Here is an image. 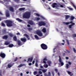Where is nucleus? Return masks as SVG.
Here are the masks:
<instances>
[{
  "mask_svg": "<svg viewBox=\"0 0 76 76\" xmlns=\"http://www.w3.org/2000/svg\"><path fill=\"white\" fill-rule=\"evenodd\" d=\"M39 26H45L46 25V23L45 22H43V21H41L39 22L38 23Z\"/></svg>",
  "mask_w": 76,
  "mask_h": 76,
  "instance_id": "obj_4",
  "label": "nucleus"
},
{
  "mask_svg": "<svg viewBox=\"0 0 76 76\" xmlns=\"http://www.w3.org/2000/svg\"><path fill=\"white\" fill-rule=\"evenodd\" d=\"M60 7H63L64 6L63 5H60Z\"/></svg>",
  "mask_w": 76,
  "mask_h": 76,
  "instance_id": "obj_64",
  "label": "nucleus"
},
{
  "mask_svg": "<svg viewBox=\"0 0 76 76\" xmlns=\"http://www.w3.org/2000/svg\"><path fill=\"white\" fill-rule=\"evenodd\" d=\"M34 37L36 39H39L38 36L37 35H35Z\"/></svg>",
  "mask_w": 76,
  "mask_h": 76,
  "instance_id": "obj_31",
  "label": "nucleus"
},
{
  "mask_svg": "<svg viewBox=\"0 0 76 76\" xmlns=\"http://www.w3.org/2000/svg\"><path fill=\"white\" fill-rule=\"evenodd\" d=\"M9 35L10 37H13V34L11 33H10L9 34Z\"/></svg>",
  "mask_w": 76,
  "mask_h": 76,
  "instance_id": "obj_40",
  "label": "nucleus"
},
{
  "mask_svg": "<svg viewBox=\"0 0 76 76\" xmlns=\"http://www.w3.org/2000/svg\"><path fill=\"white\" fill-rule=\"evenodd\" d=\"M1 25L2 26H4V27H5V26H6V25H5V24L3 23H1Z\"/></svg>",
  "mask_w": 76,
  "mask_h": 76,
  "instance_id": "obj_37",
  "label": "nucleus"
},
{
  "mask_svg": "<svg viewBox=\"0 0 76 76\" xmlns=\"http://www.w3.org/2000/svg\"><path fill=\"white\" fill-rule=\"evenodd\" d=\"M73 50L75 53H76V50L75 48H73Z\"/></svg>",
  "mask_w": 76,
  "mask_h": 76,
  "instance_id": "obj_41",
  "label": "nucleus"
},
{
  "mask_svg": "<svg viewBox=\"0 0 76 76\" xmlns=\"http://www.w3.org/2000/svg\"><path fill=\"white\" fill-rule=\"evenodd\" d=\"M13 39L15 41H17V37H16L15 36L13 38Z\"/></svg>",
  "mask_w": 76,
  "mask_h": 76,
  "instance_id": "obj_26",
  "label": "nucleus"
},
{
  "mask_svg": "<svg viewBox=\"0 0 76 76\" xmlns=\"http://www.w3.org/2000/svg\"><path fill=\"white\" fill-rule=\"evenodd\" d=\"M48 75H49V76H51V73H50V72H48Z\"/></svg>",
  "mask_w": 76,
  "mask_h": 76,
  "instance_id": "obj_52",
  "label": "nucleus"
},
{
  "mask_svg": "<svg viewBox=\"0 0 76 76\" xmlns=\"http://www.w3.org/2000/svg\"><path fill=\"white\" fill-rule=\"evenodd\" d=\"M44 75L45 76H48V74H47L46 73H45Z\"/></svg>",
  "mask_w": 76,
  "mask_h": 76,
  "instance_id": "obj_51",
  "label": "nucleus"
},
{
  "mask_svg": "<svg viewBox=\"0 0 76 76\" xmlns=\"http://www.w3.org/2000/svg\"><path fill=\"white\" fill-rule=\"evenodd\" d=\"M73 23V21H70V22H64V24H65V25H69V23Z\"/></svg>",
  "mask_w": 76,
  "mask_h": 76,
  "instance_id": "obj_16",
  "label": "nucleus"
},
{
  "mask_svg": "<svg viewBox=\"0 0 76 76\" xmlns=\"http://www.w3.org/2000/svg\"><path fill=\"white\" fill-rule=\"evenodd\" d=\"M25 66V64H21L19 66H18V67L19 68H20V67H22V66Z\"/></svg>",
  "mask_w": 76,
  "mask_h": 76,
  "instance_id": "obj_22",
  "label": "nucleus"
},
{
  "mask_svg": "<svg viewBox=\"0 0 76 76\" xmlns=\"http://www.w3.org/2000/svg\"><path fill=\"white\" fill-rule=\"evenodd\" d=\"M66 41L68 45H69V44H70V43H69V40H66Z\"/></svg>",
  "mask_w": 76,
  "mask_h": 76,
  "instance_id": "obj_43",
  "label": "nucleus"
},
{
  "mask_svg": "<svg viewBox=\"0 0 76 76\" xmlns=\"http://www.w3.org/2000/svg\"><path fill=\"white\" fill-rule=\"evenodd\" d=\"M24 36H25L26 37V38H28V40L30 39L29 38V36H28V34H24Z\"/></svg>",
  "mask_w": 76,
  "mask_h": 76,
  "instance_id": "obj_18",
  "label": "nucleus"
},
{
  "mask_svg": "<svg viewBox=\"0 0 76 76\" xmlns=\"http://www.w3.org/2000/svg\"><path fill=\"white\" fill-rule=\"evenodd\" d=\"M55 71L56 72V73H57L58 72V69H55Z\"/></svg>",
  "mask_w": 76,
  "mask_h": 76,
  "instance_id": "obj_44",
  "label": "nucleus"
},
{
  "mask_svg": "<svg viewBox=\"0 0 76 76\" xmlns=\"http://www.w3.org/2000/svg\"><path fill=\"white\" fill-rule=\"evenodd\" d=\"M0 3H3V2L1 1H0Z\"/></svg>",
  "mask_w": 76,
  "mask_h": 76,
  "instance_id": "obj_61",
  "label": "nucleus"
},
{
  "mask_svg": "<svg viewBox=\"0 0 76 76\" xmlns=\"http://www.w3.org/2000/svg\"><path fill=\"white\" fill-rule=\"evenodd\" d=\"M28 24L31 25H34V22L32 20H29L28 22Z\"/></svg>",
  "mask_w": 76,
  "mask_h": 76,
  "instance_id": "obj_10",
  "label": "nucleus"
},
{
  "mask_svg": "<svg viewBox=\"0 0 76 76\" xmlns=\"http://www.w3.org/2000/svg\"><path fill=\"white\" fill-rule=\"evenodd\" d=\"M31 16V13L29 12H25L23 15V18L29 19Z\"/></svg>",
  "mask_w": 76,
  "mask_h": 76,
  "instance_id": "obj_1",
  "label": "nucleus"
},
{
  "mask_svg": "<svg viewBox=\"0 0 76 76\" xmlns=\"http://www.w3.org/2000/svg\"><path fill=\"white\" fill-rule=\"evenodd\" d=\"M29 66H31L32 65V63H29L28 64Z\"/></svg>",
  "mask_w": 76,
  "mask_h": 76,
  "instance_id": "obj_57",
  "label": "nucleus"
},
{
  "mask_svg": "<svg viewBox=\"0 0 76 76\" xmlns=\"http://www.w3.org/2000/svg\"><path fill=\"white\" fill-rule=\"evenodd\" d=\"M2 32L4 34L6 33V30L5 29H3L2 30Z\"/></svg>",
  "mask_w": 76,
  "mask_h": 76,
  "instance_id": "obj_33",
  "label": "nucleus"
},
{
  "mask_svg": "<svg viewBox=\"0 0 76 76\" xmlns=\"http://www.w3.org/2000/svg\"><path fill=\"white\" fill-rule=\"evenodd\" d=\"M9 44H10V42H6L5 43V45H9Z\"/></svg>",
  "mask_w": 76,
  "mask_h": 76,
  "instance_id": "obj_32",
  "label": "nucleus"
},
{
  "mask_svg": "<svg viewBox=\"0 0 76 76\" xmlns=\"http://www.w3.org/2000/svg\"><path fill=\"white\" fill-rule=\"evenodd\" d=\"M41 47L43 50H47V46L45 44L42 43L41 45Z\"/></svg>",
  "mask_w": 76,
  "mask_h": 76,
  "instance_id": "obj_3",
  "label": "nucleus"
},
{
  "mask_svg": "<svg viewBox=\"0 0 76 76\" xmlns=\"http://www.w3.org/2000/svg\"><path fill=\"white\" fill-rule=\"evenodd\" d=\"M37 34L39 37H41L42 36V33H41V31H38L36 32Z\"/></svg>",
  "mask_w": 76,
  "mask_h": 76,
  "instance_id": "obj_6",
  "label": "nucleus"
},
{
  "mask_svg": "<svg viewBox=\"0 0 76 76\" xmlns=\"http://www.w3.org/2000/svg\"><path fill=\"white\" fill-rule=\"evenodd\" d=\"M14 1H16L17 2H18V1H19V0H14Z\"/></svg>",
  "mask_w": 76,
  "mask_h": 76,
  "instance_id": "obj_56",
  "label": "nucleus"
},
{
  "mask_svg": "<svg viewBox=\"0 0 76 76\" xmlns=\"http://www.w3.org/2000/svg\"><path fill=\"white\" fill-rule=\"evenodd\" d=\"M8 36L7 35H5L2 37V38L3 39H5V40H7L8 38Z\"/></svg>",
  "mask_w": 76,
  "mask_h": 76,
  "instance_id": "obj_7",
  "label": "nucleus"
},
{
  "mask_svg": "<svg viewBox=\"0 0 76 76\" xmlns=\"http://www.w3.org/2000/svg\"><path fill=\"white\" fill-rule=\"evenodd\" d=\"M66 72L68 73V74L70 76H73V74L72 73V72H71L69 71H67Z\"/></svg>",
  "mask_w": 76,
  "mask_h": 76,
  "instance_id": "obj_15",
  "label": "nucleus"
},
{
  "mask_svg": "<svg viewBox=\"0 0 76 76\" xmlns=\"http://www.w3.org/2000/svg\"><path fill=\"white\" fill-rule=\"evenodd\" d=\"M41 18H42V19H44L45 20V18L43 16H42L41 17Z\"/></svg>",
  "mask_w": 76,
  "mask_h": 76,
  "instance_id": "obj_54",
  "label": "nucleus"
},
{
  "mask_svg": "<svg viewBox=\"0 0 76 76\" xmlns=\"http://www.w3.org/2000/svg\"><path fill=\"white\" fill-rule=\"evenodd\" d=\"M27 29L29 31H32V28H27Z\"/></svg>",
  "mask_w": 76,
  "mask_h": 76,
  "instance_id": "obj_34",
  "label": "nucleus"
},
{
  "mask_svg": "<svg viewBox=\"0 0 76 76\" xmlns=\"http://www.w3.org/2000/svg\"><path fill=\"white\" fill-rule=\"evenodd\" d=\"M42 31L44 33H45V32H46V31H47V30H46V28H43L42 29Z\"/></svg>",
  "mask_w": 76,
  "mask_h": 76,
  "instance_id": "obj_20",
  "label": "nucleus"
},
{
  "mask_svg": "<svg viewBox=\"0 0 76 76\" xmlns=\"http://www.w3.org/2000/svg\"><path fill=\"white\" fill-rule=\"evenodd\" d=\"M47 63L49 66H51V61H47Z\"/></svg>",
  "mask_w": 76,
  "mask_h": 76,
  "instance_id": "obj_17",
  "label": "nucleus"
},
{
  "mask_svg": "<svg viewBox=\"0 0 76 76\" xmlns=\"http://www.w3.org/2000/svg\"><path fill=\"white\" fill-rule=\"evenodd\" d=\"M68 64H69V65H71V62H68Z\"/></svg>",
  "mask_w": 76,
  "mask_h": 76,
  "instance_id": "obj_60",
  "label": "nucleus"
},
{
  "mask_svg": "<svg viewBox=\"0 0 76 76\" xmlns=\"http://www.w3.org/2000/svg\"><path fill=\"white\" fill-rule=\"evenodd\" d=\"M34 75H36V74H37V71H35L34 72Z\"/></svg>",
  "mask_w": 76,
  "mask_h": 76,
  "instance_id": "obj_42",
  "label": "nucleus"
},
{
  "mask_svg": "<svg viewBox=\"0 0 76 76\" xmlns=\"http://www.w3.org/2000/svg\"><path fill=\"white\" fill-rule=\"evenodd\" d=\"M70 18V15H65V18L66 19H68V18Z\"/></svg>",
  "mask_w": 76,
  "mask_h": 76,
  "instance_id": "obj_27",
  "label": "nucleus"
},
{
  "mask_svg": "<svg viewBox=\"0 0 76 76\" xmlns=\"http://www.w3.org/2000/svg\"><path fill=\"white\" fill-rule=\"evenodd\" d=\"M0 56L2 58H4L6 57V54L4 53H3L2 52H1L0 53Z\"/></svg>",
  "mask_w": 76,
  "mask_h": 76,
  "instance_id": "obj_5",
  "label": "nucleus"
},
{
  "mask_svg": "<svg viewBox=\"0 0 76 76\" xmlns=\"http://www.w3.org/2000/svg\"><path fill=\"white\" fill-rule=\"evenodd\" d=\"M20 40L22 42H25L26 41V39L21 38L20 39Z\"/></svg>",
  "mask_w": 76,
  "mask_h": 76,
  "instance_id": "obj_12",
  "label": "nucleus"
},
{
  "mask_svg": "<svg viewBox=\"0 0 76 76\" xmlns=\"http://www.w3.org/2000/svg\"><path fill=\"white\" fill-rule=\"evenodd\" d=\"M6 17H9L10 16V13L9 12H6Z\"/></svg>",
  "mask_w": 76,
  "mask_h": 76,
  "instance_id": "obj_13",
  "label": "nucleus"
},
{
  "mask_svg": "<svg viewBox=\"0 0 76 76\" xmlns=\"http://www.w3.org/2000/svg\"><path fill=\"white\" fill-rule=\"evenodd\" d=\"M75 18L74 17V16H71L70 17V19H71V20H73V19H75Z\"/></svg>",
  "mask_w": 76,
  "mask_h": 76,
  "instance_id": "obj_23",
  "label": "nucleus"
},
{
  "mask_svg": "<svg viewBox=\"0 0 76 76\" xmlns=\"http://www.w3.org/2000/svg\"><path fill=\"white\" fill-rule=\"evenodd\" d=\"M72 26L71 25H69V28L70 29H71V28H72Z\"/></svg>",
  "mask_w": 76,
  "mask_h": 76,
  "instance_id": "obj_48",
  "label": "nucleus"
},
{
  "mask_svg": "<svg viewBox=\"0 0 76 76\" xmlns=\"http://www.w3.org/2000/svg\"><path fill=\"white\" fill-rule=\"evenodd\" d=\"M59 59L58 61L60 63H61V62H62V60H61V57H60V56H59Z\"/></svg>",
  "mask_w": 76,
  "mask_h": 76,
  "instance_id": "obj_19",
  "label": "nucleus"
},
{
  "mask_svg": "<svg viewBox=\"0 0 76 76\" xmlns=\"http://www.w3.org/2000/svg\"><path fill=\"white\" fill-rule=\"evenodd\" d=\"M34 63H35V61H33L32 62V64H34Z\"/></svg>",
  "mask_w": 76,
  "mask_h": 76,
  "instance_id": "obj_62",
  "label": "nucleus"
},
{
  "mask_svg": "<svg viewBox=\"0 0 76 76\" xmlns=\"http://www.w3.org/2000/svg\"><path fill=\"white\" fill-rule=\"evenodd\" d=\"M0 15H3V14L1 13V12H0Z\"/></svg>",
  "mask_w": 76,
  "mask_h": 76,
  "instance_id": "obj_63",
  "label": "nucleus"
},
{
  "mask_svg": "<svg viewBox=\"0 0 76 76\" xmlns=\"http://www.w3.org/2000/svg\"><path fill=\"white\" fill-rule=\"evenodd\" d=\"M9 10L11 12H14V9L13 7H9Z\"/></svg>",
  "mask_w": 76,
  "mask_h": 76,
  "instance_id": "obj_14",
  "label": "nucleus"
},
{
  "mask_svg": "<svg viewBox=\"0 0 76 76\" xmlns=\"http://www.w3.org/2000/svg\"><path fill=\"white\" fill-rule=\"evenodd\" d=\"M12 66H13L12 65H10L9 64L8 65V66L9 68H10V67H11Z\"/></svg>",
  "mask_w": 76,
  "mask_h": 76,
  "instance_id": "obj_36",
  "label": "nucleus"
},
{
  "mask_svg": "<svg viewBox=\"0 0 76 76\" xmlns=\"http://www.w3.org/2000/svg\"><path fill=\"white\" fill-rule=\"evenodd\" d=\"M14 46V45L13 44H10L9 45V47L10 48H12V47H13Z\"/></svg>",
  "mask_w": 76,
  "mask_h": 76,
  "instance_id": "obj_28",
  "label": "nucleus"
},
{
  "mask_svg": "<svg viewBox=\"0 0 76 76\" xmlns=\"http://www.w3.org/2000/svg\"><path fill=\"white\" fill-rule=\"evenodd\" d=\"M27 27H31V26L29 24H28V25H27Z\"/></svg>",
  "mask_w": 76,
  "mask_h": 76,
  "instance_id": "obj_58",
  "label": "nucleus"
},
{
  "mask_svg": "<svg viewBox=\"0 0 76 76\" xmlns=\"http://www.w3.org/2000/svg\"><path fill=\"white\" fill-rule=\"evenodd\" d=\"M73 37H76V34H73L72 35Z\"/></svg>",
  "mask_w": 76,
  "mask_h": 76,
  "instance_id": "obj_47",
  "label": "nucleus"
},
{
  "mask_svg": "<svg viewBox=\"0 0 76 76\" xmlns=\"http://www.w3.org/2000/svg\"><path fill=\"white\" fill-rule=\"evenodd\" d=\"M16 20H18V22H20L22 21V20L20 19L19 18H16Z\"/></svg>",
  "mask_w": 76,
  "mask_h": 76,
  "instance_id": "obj_29",
  "label": "nucleus"
},
{
  "mask_svg": "<svg viewBox=\"0 0 76 76\" xmlns=\"http://www.w3.org/2000/svg\"><path fill=\"white\" fill-rule=\"evenodd\" d=\"M16 35H20V33H16Z\"/></svg>",
  "mask_w": 76,
  "mask_h": 76,
  "instance_id": "obj_59",
  "label": "nucleus"
},
{
  "mask_svg": "<svg viewBox=\"0 0 76 76\" xmlns=\"http://www.w3.org/2000/svg\"><path fill=\"white\" fill-rule=\"evenodd\" d=\"M51 73L53 76H54V75H55V73H54V71H52Z\"/></svg>",
  "mask_w": 76,
  "mask_h": 76,
  "instance_id": "obj_38",
  "label": "nucleus"
},
{
  "mask_svg": "<svg viewBox=\"0 0 76 76\" xmlns=\"http://www.w3.org/2000/svg\"><path fill=\"white\" fill-rule=\"evenodd\" d=\"M39 74H42V72L41 71H39Z\"/></svg>",
  "mask_w": 76,
  "mask_h": 76,
  "instance_id": "obj_55",
  "label": "nucleus"
},
{
  "mask_svg": "<svg viewBox=\"0 0 76 76\" xmlns=\"http://www.w3.org/2000/svg\"><path fill=\"white\" fill-rule=\"evenodd\" d=\"M18 58L17 57H16L15 58V59L14 60V61H17V60H18Z\"/></svg>",
  "mask_w": 76,
  "mask_h": 76,
  "instance_id": "obj_45",
  "label": "nucleus"
},
{
  "mask_svg": "<svg viewBox=\"0 0 76 76\" xmlns=\"http://www.w3.org/2000/svg\"><path fill=\"white\" fill-rule=\"evenodd\" d=\"M69 65L68 64H67L66 65V69H69Z\"/></svg>",
  "mask_w": 76,
  "mask_h": 76,
  "instance_id": "obj_35",
  "label": "nucleus"
},
{
  "mask_svg": "<svg viewBox=\"0 0 76 76\" xmlns=\"http://www.w3.org/2000/svg\"><path fill=\"white\" fill-rule=\"evenodd\" d=\"M48 60L46 57L44 58L43 60V62L44 64H46L47 63L46 61H47Z\"/></svg>",
  "mask_w": 76,
  "mask_h": 76,
  "instance_id": "obj_8",
  "label": "nucleus"
},
{
  "mask_svg": "<svg viewBox=\"0 0 76 76\" xmlns=\"http://www.w3.org/2000/svg\"><path fill=\"white\" fill-rule=\"evenodd\" d=\"M61 64V66H63V65H64V63L63 62H60Z\"/></svg>",
  "mask_w": 76,
  "mask_h": 76,
  "instance_id": "obj_39",
  "label": "nucleus"
},
{
  "mask_svg": "<svg viewBox=\"0 0 76 76\" xmlns=\"http://www.w3.org/2000/svg\"><path fill=\"white\" fill-rule=\"evenodd\" d=\"M35 20H37V21H38V20H40V18H39V17L35 18Z\"/></svg>",
  "mask_w": 76,
  "mask_h": 76,
  "instance_id": "obj_25",
  "label": "nucleus"
},
{
  "mask_svg": "<svg viewBox=\"0 0 76 76\" xmlns=\"http://www.w3.org/2000/svg\"><path fill=\"white\" fill-rule=\"evenodd\" d=\"M35 66L36 67H38V64L37 63H36L35 64Z\"/></svg>",
  "mask_w": 76,
  "mask_h": 76,
  "instance_id": "obj_50",
  "label": "nucleus"
},
{
  "mask_svg": "<svg viewBox=\"0 0 76 76\" xmlns=\"http://www.w3.org/2000/svg\"><path fill=\"white\" fill-rule=\"evenodd\" d=\"M36 15L37 16H38V17H39V16H40L39 14H38V13H36Z\"/></svg>",
  "mask_w": 76,
  "mask_h": 76,
  "instance_id": "obj_53",
  "label": "nucleus"
},
{
  "mask_svg": "<svg viewBox=\"0 0 76 76\" xmlns=\"http://www.w3.org/2000/svg\"><path fill=\"white\" fill-rule=\"evenodd\" d=\"M33 60V57H31L28 58V61H27V62L28 63L30 61V62H32V60Z\"/></svg>",
  "mask_w": 76,
  "mask_h": 76,
  "instance_id": "obj_9",
  "label": "nucleus"
},
{
  "mask_svg": "<svg viewBox=\"0 0 76 76\" xmlns=\"http://www.w3.org/2000/svg\"><path fill=\"white\" fill-rule=\"evenodd\" d=\"M42 72L43 73H46V72L47 71V70H42Z\"/></svg>",
  "mask_w": 76,
  "mask_h": 76,
  "instance_id": "obj_46",
  "label": "nucleus"
},
{
  "mask_svg": "<svg viewBox=\"0 0 76 76\" xmlns=\"http://www.w3.org/2000/svg\"><path fill=\"white\" fill-rule=\"evenodd\" d=\"M71 25L72 26H73V25H75V23H72V24H71Z\"/></svg>",
  "mask_w": 76,
  "mask_h": 76,
  "instance_id": "obj_49",
  "label": "nucleus"
},
{
  "mask_svg": "<svg viewBox=\"0 0 76 76\" xmlns=\"http://www.w3.org/2000/svg\"><path fill=\"white\" fill-rule=\"evenodd\" d=\"M25 9V8H20L19 10L20 11H22V10H24Z\"/></svg>",
  "mask_w": 76,
  "mask_h": 76,
  "instance_id": "obj_30",
  "label": "nucleus"
},
{
  "mask_svg": "<svg viewBox=\"0 0 76 76\" xmlns=\"http://www.w3.org/2000/svg\"><path fill=\"white\" fill-rule=\"evenodd\" d=\"M5 23L7 24V26L8 27H10L13 26L12 25V21L10 20H6L5 21Z\"/></svg>",
  "mask_w": 76,
  "mask_h": 76,
  "instance_id": "obj_2",
  "label": "nucleus"
},
{
  "mask_svg": "<svg viewBox=\"0 0 76 76\" xmlns=\"http://www.w3.org/2000/svg\"><path fill=\"white\" fill-rule=\"evenodd\" d=\"M18 45L20 46V45H21V42L20 40H18Z\"/></svg>",
  "mask_w": 76,
  "mask_h": 76,
  "instance_id": "obj_21",
  "label": "nucleus"
},
{
  "mask_svg": "<svg viewBox=\"0 0 76 76\" xmlns=\"http://www.w3.org/2000/svg\"><path fill=\"white\" fill-rule=\"evenodd\" d=\"M56 5H57V3H53V4L51 6L53 8H55V7H56Z\"/></svg>",
  "mask_w": 76,
  "mask_h": 76,
  "instance_id": "obj_11",
  "label": "nucleus"
},
{
  "mask_svg": "<svg viewBox=\"0 0 76 76\" xmlns=\"http://www.w3.org/2000/svg\"><path fill=\"white\" fill-rule=\"evenodd\" d=\"M43 67L45 68H47L48 67V65L47 64H44L43 65Z\"/></svg>",
  "mask_w": 76,
  "mask_h": 76,
  "instance_id": "obj_24",
  "label": "nucleus"
}]
</instances>
